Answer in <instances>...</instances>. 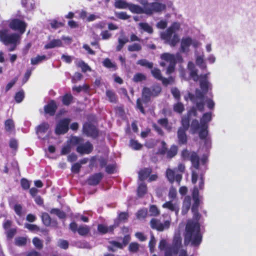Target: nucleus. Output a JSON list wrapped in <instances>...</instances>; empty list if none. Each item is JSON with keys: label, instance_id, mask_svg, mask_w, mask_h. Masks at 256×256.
Here are the masks:
<instances>
[{"label": "nucleus", "instance_id": "obj_1", "mask_svg": "<svg viewBox=\"0 0 256 256\" xmlns=\"http://www.w3.org/2000/svg\"><path fill=\"white\" fill-rule=\"evenodd\" d=\"M202 235L200 232V224L193 220L188 221L184 234V244H190L192 246H198L201 244Z\"/></svg>", "mask_w": 256, "mask_h": 256}, {"label": "nucleus", "instance_id": "obj_2", "mask_svg": "<svg viewBox=\"0 0 256 256\" xmlns=\"http://www.w3.org/2000/svg\"><path fill=\"white\" fill-rule=\"evenodd\" d=\"M144 6L142 8L138 4H130L128 10L133 14H145L151 16L154 12H161L166 10V6L164 4L158 2H152L148 4L147 1L142 3Z\"/></svg>", "mask_w": 256, "mask_h": 256}, {"label": "nucleus", "instance_id": "obj_3", "mask_svg": "<svg viewBox=\"0 0 256 256\" xmlns=\"http://www.w3.org/2000/svg\"><path fill=\"white\" fill-rule=\"evenodd\" d=\"M20 38V36L16 33L10 34V30L8 28L0 30V41L6 46L16 45Z\"/></svg>", "mask_w": 256, "mask_h": 256}, {"label": "nucleus", "instance_id": "obj_4", "mask_svg": "<svg viewBox=\"0 0 256 256\" xmlns=\"http://www.w3.org/2000/svg\"><path fill=\"white\" fill-rule=\"evenodd\" d=\"M182 240L180 236H174L172 243L167 246L165 251L164 256H172L173 254H177L182 246Z\"/></svg>", "mask_w": 256, "mask_h": 256}, {"label": "nucleus", "instance_id": "obj_5", "mask_svg": "<svg viewBox=\"0 0 256 256\" xmlns=\"http://www.w3.org/2000/svg\"><path fill=\"white\" fill-rule=\"evenodd\" d=\"M82 132L87 136L96 139L98 136V128L90 122H86L82 126Z\"/></svg>", "mask_w": 256, "mask_h": 256}, {"label": "nucleus", "instance_id": "obj_6", "mask_svg": "<svg viewBox=\"0 0 256 256\" xmlns=\"http://www.w3.org/2000/svg\"><path fill=\"white\" fill-rule=\"evenodd\" d=\"M8 26L12 30L18 31L22 34L26 32L27 24L24 20L14 18L9 22Z\"/></svg>", "mask_w": 256, "mask_h": 256}, {"label": "nucleus", "instance_id": "obj_7", "mask_svg": "<svg viewBox=\"0 0 256 256\" xmlns=\"http://www.w3.org/2000/svg\"><path fill=\"white\" fill-rule=\"evenodd\" d=\"M150 224L152 229L156 230L158 232H162L165 229H168L170 226L169 220H166L164 223H162L160 220L155 218L151 219Z\"/></svg>", "mask_w": 256, "mask_h": 256}, {"label": "nucleus", "instance_id": "obj_8", "mask_svg": "<svg viewBox=\"0 0 256 256\" xmlns=\"http://www.w3.org/2000/svg\"><path fill=\"white\" fill-rule=\"evenodd\" d=\"M161 58L170 62V64L166 69V74H170L172 73L174 71L176 65V60L174 56L168 53H164L161 55Z\"/></svg>", "mask_w": 256, "mask_h": 256}, {"label": "nucleus", "instance_id": "obj_9", "mask_svg": "<svg viewBox=\"0 0 256 256\" xmlns=\"http://www.w3.org/2000/svg\"><path fill=\"white\" fill-rule=\"evenodd\" d=\"M70 122V119L68 118H64L61 120L56 127L55 133L58 135L66 133L68 130Z\"/></svg>", "mask_w": 256, "mask_h": 256}, {"label": "nucleus", "instance_id": "obj_10", "mask_svg": "<svg viewBox=\"0 0 256 256\" xmlns=\"http://www.w3.org/2000/svg\"><path fill=\"white\" fill-rule=\"evenodd\" d=\"M180 26V24L178 22H173L166 30V32L161 34L162 38L165 40H170L173 34L179 30Z\"/></svg>", "mask_w": 256, "mask_h": 256}, {"label": "nucleus", "instance_id": "obj_11", "mask_svg": "<svg viewBox=\"0 0 256 256\" xmlns=\"http://www.w3.org/2000/svg\"><path fill=\"white\" fill-rule=\"evenodd\" d=\"M94 146L89 141H86L77 146L76 151L80 154H88L92 152Z\"/></svg>", "mask_w": 256, "mask_h": 256}, {"label": "nucleus", "instance_id": "obj_12", "mask_svg": "<svg viewBox=\"0 0 256 256\" xmlns=\"http://www.w3.org/2000/svg\"><path fill=\"white\" fill-rule=\"evenodd\" d=\"M58 109V105L54 100H50L44 107V110L46 114H48L50 116L55 115Z\"/></svg>", "mask_w": 256, "mask_h": 256}, {"label": "nucleus", "instance_id": "obj_13", "mask_svg": "<svg viewBox=\"0 0 256 256\" xmlns=\"http://www.w3.org/2000/svg\"><path fill=\"white\" fill-rule=\"evenodd\" d=\"M166 176L170 183H173L175 180L180 184L182 179V174H176L175 172L170 168H168L166 170Z\"/></svg>", "mask_w": 256, "mask_h": 256}, {"label": "nucleus", "instance_id": "obj_14", "mask_svg": "<svg viewBox=\"0 0 256 256\" xmlns=\"http://www.w3.org/2000/svg\"><path fill=\"white\" fill-rule=\"evenodd\" d=\"M118 226V223L114 222V224L107 226L102 224H99L98 226V231L101 234H104L108 232L114 234V228Z\"/></svg>", "mask_w": 256, "mask_h": 256}, {"label": "nucleus", "instance_id": "obj_15", "mask_svg": "<svg viewBox=\"0 0 256 256\" xmlns=\"http://www.w3.org/2000/svg\"><path fill=\"white\" fill-rule=\"evenodd\" d=\"M192 195L194 200L192 206V211H197L200 204V200L199 198V192L196 186L194 187Z\"/></svg>", "mask_w": 256, "mask_h": 256}, {"label": "nucleus", "instance_id": "obj_16", "mask_svg": "<svg viewBox=\"0 0 256 256\" xmlns=\"http://www.w3.org/2000/svg\"><path fill=\"white\" fill-rule=\"evenodd\" d=\"M103 177L104 175L102 173H95L89 176L87 180V182L90 186H97L101 182Z\"/></svg>", "mask_w": 256, "mask_h": 256}, {"label": "nucleus", "instance_id": "obj_17", "mask_svg": "<svg viewBox=\"0 0 256 256\" xmlns=\"http://www.w3.org/2000/svg\"><path fill=\"white\" fill-rule=\"evenodd\" d=\"M186 130L178 129L177 131L178 142L180 146L186 144L188 143V136Z\"/></svg>", "mask_w": 256, "mask_h": 256}, {"label": "nucleus", "instance_id": "obj_18", "mask_svg": "<svg viewBox=\"0 0 256 256\" xmlns=\"http://www.w3.org/2000/svg\"><path fill=\"white\" fill-rule=\"evenodd\" d=\"M192 44V38L190 37L183 38L181 41L180 48L184 52L189 51V47Z\"/></svg>", "mask_w": 256, "mask_h": 256}, {"label": "nucleus", "instance_id": "obj_19", "mask_svg": "<svg viewBox=\"0 0 256 256\" xmlns=\"http://www.w3.org/2000/svg\"><path fill=\"white\" fill-rule=\"evenodd\" d=\"M151 97H152L151 89L150 88L144 87L142 90V102L145 104L148 102L150 100Z\"/></svg>", "mask_w": 256, "mask_h": 256}, {"label": "nucleus", "instance_id": "obj_20", "mask_svg": "<svg viewBox=\"0 0 256 256\" xmlns=\"http://www.w3.org/2000/svg\"><path fill=\"white\" fill-rule=\"evenodd\" d=\"M212 119V114L210 112L204 114L200 118V126L204 127L208 126V122L211 121Z\"/></svg>", "mask_w": 256, "mask_h": 256}, {"label": "nucleus", "instance_id": "obj_21", "mask_svg": "<svg viewBox=\"0 0 256 256\" xmlns=\"http://www.w3.org/2000/svg\"><path fill=\"white\" fill-rule=\"evenodd\" d=\"M200 160L197 153L194 151L192 152L191 156L188 160L191 162L192 166L196 170L200 168Z\"/></svg>", "mask_w": 256, "mask_h": 256}, {"label": "nucleus", "instance_id": "obj_22", "mask_svg": "<svg viewBox=\"0 0 256 256\" xmlns=\"http://www.w3.org/2000/svg\"><path fill=\"white\" fill-rule=\"evenodd\" d=\"M74 98L71 93L65 94L62 97V102L64 106H68L74 102Z\"/></svg>", "mask_w": 256, "mask_h": 256}, {"label": "nucleus", "instance_id": "obj_23", "mask_svg": "<svg viewBox=\"0 0 256 256\" xmlns=\"http://www.w3.org/2000/svg\"><path fill=\"white\" fill-rule=\"evenodd\" d=\"M120 36L121 38H118V44L116 47L117 52L120 51L124 44L129 42L128 38L124 34V32H122Z\"/></svg>", "mask_w": 256, "mask_h": 256}, {"label": "nucleus", "instance_id": "obj_24", "mask_svg": "<svg viewBox=\"0 0 256 256\" xmlns=\"http://www.w3.org/2000/svg\"><path fill=\"white\" fill-rule=\"evenodd\" d=\"M152 172V169L150 168H146L140 170L138 172V178L140 180L144 181L148 177Z\"/></svg>", "mask_w": 256, "mask_h": 256}, {"label": "nucleus", "instance_id": "obj_25", "mask_svg": "<svg viewBox=\"0 0 256 256\" xmlns=\"http://www.w3.org/2000/svg\"><path fill=\"white\" fill-rule=\"evenodd\" d=\"M62 44V43L60 40L54 39L44 46V48L49 49L55 47H60Z\"/></svg>", "mask_w": 256, "mask_h": 256}, {"label": "nucleus", "instance_id": "obj_26", "mask_svg": "<svg viewBox=\"0 0 256 256\" xmlns=\"http://www.w3.org/2000/svg\"><path fill=\"white\" fill-rule=\"evenodd\" d=\"M182 126L178 128V129H182V130H188L190 126V118L188 116H184L182 118L181 120Z\"/></svg>", "mask_w": 256, "mask_h": 256}, {"label": "nucleus", "instance_id": "obj_27", "mask_svg": "<svg viewBox=\"0 0 256 256\" xmlns=\"http://www.w3.org/2000/svg\"><path fill=\"white\" fill-rule=\"evenodd\" d=\"M22 4L28 11H30L35 8L34 0H22Z\"/></svg>", "mask_w": 256, "mask_h": 256}, {"label": "nucleus", "instance_id": "obj_28", "mask_svg": "<svg viewBox=\"0 0 256 256\" xmlns=\"http://www.w3.org/2000/svg\"><path fill=\"white\" fill-rule=\"evenodd\" d=\"M106 94L110 102L114 104H116L118 102V98L117 96L113 90H106Z\"/></svg>", "mask_w": 256, "mask_h": 256}, {"label": "nucleus", "instance_id": "obj_29", "mask_svg": "<svg viewBox=\"0 0 256 256\" xmlns=\"http://www.w3.org/2000/svg\"><path fill=\"white\" fill-rule=\"evenodd\" d=\"M178 148L176 145H172L169 150L168 149L166 152V158L171 159L176 156L178 154Z\"/></svg>", "mask_w": 256, "mask_h": 256}, {"label": "nucleus", "instance_id": "obj_30", "mask_svg": "<svg viewBox=\"0 0 256 256\" xmlns=\"http://www.w3.org/2000/svg\"><path fill=\"white\" fill-rule=\"evenodd\" d=\"M162 208H167L170 211L175 212L176 213L178 212V208L171 201H168L164 203L162 206Z\"/></svg>", "mask_w": 256, "mask_h": 256}, {"label": "nucleus", "instance_id": "obj_31", "mask_svg": "<svg viewBox=\"0 0 256 256\" xmlns=\"http://www.w3.org/2000/svg\"><path fill=\"white\" fill-rule=\"evenodd\" d=\"M147 192V186L146 185L142 183L139 184L138 189H137V194L138 196L140 198H142L144 196L146 193Z\"/></svg>", "mask_w": 256, "mask_h": 256}, {"label": "nucleus", "instance_id": "obj_32", "mask_svg": "<svg viewBox=\"0 0 256 256\" xmlns=\"http://www.w3.org/2000/svg\"><path fill=\"white\" fill-rule=\"evenodd\" d=\"M49 128V124L48 122H44L38 125L36 128L37 134H44L45 133Z\"/></svg>", "mask_w": 256, "mask_h": 256}, {"label": "nucleus", "instance_id": "obj_33", "mask_svg": "<svg viewBox=\"0 0 256 256\" xmlns=\"http://www.w3.org/2000/svg\"><path fill=\"white\" fill-rule=\"evenodd\" d=\"M70 142L72 146H78L84 142V139L82 137L72 136L70 138Z\"/></svg>", "mask_w": 256, "mask_h": 256}, {"label": "nucleus", "instance_id": "obj_34", "mask_svg": "<svg viewBox=\"0 0 256 256\" xmlns=\"http://www.w3.org/2000/svg\"><path fill=\"white\" fill-rule=\"evenodd\" d=\"M78 234L82 236L87 235L90 232V228L88 226H80L78 229Z\"/></svg>", "mask_w": 256, "mask_h": 256}, {"label": "nucleus", "instance_id": "obj_35", "mask_svg": "<svg viewBox=\"0 0 256 256\" xmlns=\"http://www.w3.org/2000/svg\"><path fill=\"white\" fill-rule=\"evenodd\" d=\"M5 130L8 132H11L14 129V122L12 119H8L4 122Z\"/></svg>", "mask_w": 256, "mask_h": 256}, {"label": "nucleus", "instance_id": "obj_36", "mask_svg": "<svg viewBox=\"0 0 256 256\" xmlns=\"http://www.w3.org/2000/svg\"><path fill=\"white\" fill-rule=\"evenodd\" d=\"M142 49L141 44L138 43H133L128 46V50L130 52H140Z\"/></svg>", "mask_w": 256, "mask_h": 256}, {"label": "nucleus", "instance_id": "obj_37", "mask_svg": "<svg viewBox=\"0 0 256 256\" xmlns=\"http://www.w3.org/2000/svg\"><path fill=\"white\" fill-rule=\"evenodd\" d=\"M102 64L104 66L108 68H112L116 70L117 69L116 64L111 62L110 58H106L102 62Z\"/></svg>", "mask_w": 256, "mask_h": 256}, {"label": "nucleus", "instance_id": "obj_38", "mask_svg": "<svg viewBox=\"0 0 256 256\" xmlns=\"http://www.w3.org/2000/svg\"><path fill=\"white\" fill-rule=\"evenodd\" d=\"M137 64L142 66H145L149 69H152L154 64L152 62L148 61L146 59H141L138 61Z\"/></svg>", "mask_w": 256, "mask_h": 256}, {"label": "nucleus", "instance_id": "obj_39", "mask_svg": "<svg viewBox=\"0 0 256 256\" xmlns=\"http://www.w3.org/2000/svg\"><path fill=\"white\" fill-rule=\"evenodd\" d=\"M208 126H200V130L198 133L199 138L201 140H204L207 137L208 131Z\"/></svg>", "mask_w": 256, "mask_h": 256}, {"label": "nucleus", "instance_id": "obj_40", "mask_svg": "<svg viewBox=\"0 0 256 256\" xmlns=\"http://www.w3.org/2000/svg\"><path fill=\"white\" fill-rule=\"evenodd\" d=\"M168 148L166 142L162 140L161 142V148H159L156 152L157 154L164 156L166 154Z\"/></svg>", "mask_w": 256, "mask_h": 256}, {"label": "nucleus", "instance_id": "obj_41", "mask_svg": "<svg viewBox=\"0 0 256 256\" xmlns=\"http://www.w3.org/2000/svg\"><path fill=\"white\" fill-rule=\"evenodd\" d=\"M151 74L153 77L157 80H160L162 78V76L161 71L157 68H152L151 70Z\"/></svg>", "mask_w": 256, "mask_h": 256}, {"label": "nucleus", "instance_id": "obj_42", "mask_svg": "<svg viewBox=\"0 0 256 256\" xmlns=\"http://www.w3.org/2000/svg\"><path fill=\"white\" fill-rule=\"evenodd\" d=\"M150 88L152 97L158 96L162 92V88L158 84L154 85Z\"/></svg>", "mask_w": 256, "mask_h": 256}, {"label": "nucleus", "instance_id": "obj_43", "mask_svg": "<svg viewBox=\"0 0 256 256\" xmlns=\"http://www.w3.org/2000/svg\"><path fill=\"white\" fill-rule=\"evenodd\" d=\"M129 3L126 1L120 0L116 1L114 6L116 8L120 9H124L128 8Z\"/></svg>", "mask_w": 256, "mask_h": 256}, {"label": "nucleus", "instance_id": "obj_44", "mask_svg": "<svg viewBox=\"0 0 256 256\" xmlns=\"http://www.w3.org/2000/svg\"><path fill=\"white\" fill-rule=\"evenodd\" d=\"M200 128V124L196 119L193 120L191 124V130L192 134H195Z\"/></svg>", "mask_w": 256, "mask_h": 256}, {"label": "nucleus", "instance_id": "obj_45", "mask_svg": "<svg viewBox=\"0 0 256 256\" xmlns=\"http://www.w3.org/2000/svg\"><path fill=\"white\" fill-rule=\"evenodd\" d=\"M173 110L177 113L182 114L184 110V107L182 102H178L174 105Z\"/></svg>", "mask_w": 256, "mask_h": 256}, {"label": "nucleus", "instance_id": "obj_46", "mask_svg": "<svg viewBox=\"0 0 256 256\" xmlns=\"http://www.w3.org/2000/svg\"><path fill=\"white\" fill-rule=\"evenodd\" d=\"M47 60V58L45 55H38L36 57L31 58V64L32 65H35L42 62V60Z\"/></svg>", "mask_w": 256, "mask_h": 256}, {"label": "nucleus", "instance_id": "obj_47", "mask_svg": "<svg viewBox=\"0 0 256 256\" xmlns=\"http://www.w3.org/2000/svg\"><path fill=\"white\" fill-rule=\"evenodd\" d=\"M42 220L46 226H50L51 224V218L46 212H44L42 215Z\"/></svg>", "mask_w": 256, "mask_h": 256}, {"label": "nucleus", "instance_id": "obj_48", "mask_svg": "<svg viewBox=\"0 0 256 256\" xmlns=\"http://www.w3.org/2000/svg\"><path fill=\"white\" fill-rule=\"evenodd\" d=\"M130 146L133 150H140L142 147V144L139 143L138 140L133 139H131L130 140Z\"/></svg>", "mask_w": 256, "mask_h": 256}, {"label": "nucleus", "instance_id": "obj_49", "mask_svg": "<svg viewBox=\"0 0 256 256\" xmlns=\"http://www.w3.org/2000/svg\"><path fill=\"white\" fill-rule=\"evenodd\" d=\"M27 238L25 237H18L14 239V243L18 246H24L26 244Z\"/></svg>", "mask_w": 256, "mask_h": 256}, {"label": "nucleus", "instance_id": "obj_50", "mask_svg": "<svg viewBox=\"0 0 256 256\" xmlns=\"http://www.w3.org/2000/svg\"><path fill=\"white\" fill-rule=\"evenodd\" d=\"M24 97V93L23 90H19L14 96V100L17 103L21 102Z\"/></svg>", "mask_w": 256, "mask_h": 256}, {"label": "nucleus", "instance_id": "obj_51", "mask_svg": "<svg viewBox=\"0 0 256 256\" xmlns=\"http://www.w3.org/2000/svg\"><path fill=\"white\" fill-rule=\"evenodd\" d=\"M160 80L164 86H166L168 84L174 83V78L172 76H169L168 78L162 76Z\"/></svg>", "mask_w": 256, "mask_h": 256}, {"label": "nucleus", "instance_id": "obj_52", "mask_svg": "<svg viewBox=\"0 0 256 256\" xmlns=\"http://www.w3.org/2000/svg\"><path fill=\"white\" fill-rule=\"evenodd\" d=\"M200 85L202 90L204 91L205 94H207L209 87V82L208 80H200Z\"/></svg>", "mask_w": 256, "mask_h": 256}, {"label": "nucleus", "instance_id": "obj_53", "mask_svg": "<svg viewBox=\"0 0 256 256\" xmlns=\"http://www.w3.org/2000/svg\"><path fill=\"white\" fill-rule=\"evenodd\" d=\"M32 243L35 247L38 250H42L43 248L42 241L37 237H35L33 238Z\"/></svg>", "mask_w": 256, "mask_h": 256}, {"label": "nucleus", "instance_id": "obj_54", "mask_svg": "<svg viewBox=\"0 0 256 256\" xmlns=\"http://www.w3.org/2000/svg\"><path fill=\"white\" fill-rule=\"evenodd\" d=\"M16 233V228H12L8 230L6 232V238L8 240L12 239Z\"/></svg>", "mask_w": 256, "mask_h": 256}, {"label": "nucleus", "instance_id": "obj_55", "mask_svg": "<svg viewBox=\"0 0 256 256\" xmlns=\"http://www.w3.org/2000/svg\"><path fill=\"white\" fill-rule=\"evenodd\" d=\"M149 210L152 216H156L160 214L159 210L156 205H151Z\"/></svg>", "mask_w": 256, "mask_h": 256}, {"label": "nucleus", "instance_id": "obj_56", "mask_svg": "<svg viewBox=\"0 0 256 256\" xmlns=\"http://www.w3.org/2000/svg\"><path fill=\"white\" fill-rule=\"evenodd\" d=\"M146 80V76L142 73H137L133 77V80L134 82H139Z\"/></svg>", "mask_w": 256, "mask_h": 256}, {"label": "nucleus", "instance_id": "obj_57", "mask_svg": "<svg viewBox=\"0 0 256 256\" xmlns=\"http://www.w3.org/2000/svg\"><path fill=\"white\" fill-rule=\"evenodd\" d=\"M139 249V244L137 242H131L128 246V250L130 252H136Z\"/></svg>", "mask_w": 256, "mask_h": 256}, {"label": "nucleus", "instance_id": "obj_58", "mask_svg": "<svg viewBox=\"0 0 256 256\" xmlns=\"http://www.w3.org/2000/svg\"><path fill=\"white\" fill-rule=\"evenodd\" d=\"M192 154L187 149L183 150L181 153L182 158L184 160H188Z\"/></svg>", "mask_w": 256, "mask_h": 256}, {"label": "nucleus", "instance_id": "obj_59", "mask_svg": "<svg viewBox=\"0 0 256 256\" xmlns=\"http://www.w3.org/2000/svg\"><path fill=\"white\" fill-rule=\"evenodd\" d=\"M21 186L24 190H28L30 189V182L25 178H22L20 180Z\"/></svg>", "mask_w": 256, "mask_h": 256}, {"label": "nucleus", "instance_id": "obj_60", "mask_svg": "<svg viewBox=\"0 0 256 256\" xmlns=\"http://www.w3.org/2000/svg\"><path fill=\"white\" fill-rule=\"evenodd\" d=\"M142 28L148 34H152L153 32V29L148 23H140Z\"/></svg>", "mask_w": 256, "mask_h": 256}, {"label": "nucleus", "instance_id": "obj_61", "mask_svg": "<svg viewBox=\"0 0 256 256\" xmlns=\"http://www.w3.org/2000/svg\"><path fill=\"white\" fill-rule=\"evenodd\" d=\"M147 216V210L146 209H142L136 212V218L138 219H144Z\"/></svg>", "mask_w": 256, "mask_h": 256}, {"label": "nucleus", "instance_id": "obj_62", "mask_svg": "<svg viewBox=\"0 0 256 256\" xmlns=\"http://www.w3.org/2000/svg\"><path fill=\"white\" fill-rule=\"evenodd\" d=\"M14 210L18 216L20 217L22 216V207L20 204H16L14 206Z\"/></svg>", "mask_w": 256, "mask_h": 256}, {"label": "nucleus", "instance_id": "obj_63", "mask_svg": "<svg viewBox=\"0 0 256 256\" xmlns=\"http://www.w3.org/2000/svg\"><path fill=\"white\" fill-rule=\"evenodd\" d=\"M156 241L154 235H152L148 243L150 252H152L154 251V248L156 246Z\"/></svg>", "mask_w": 256, "mask_h": 256}, {"label": "nucleus", "instance_id": "obj_64", "mask_svg": "<svg viewBox=\"0 0 256 256\" xmlns=\"http://www.w3.org/2000/svg\"><path fill=\"white\" fill-rule=\"evenodd\" d=\"M102 36V39L103 40H107L111 38L112 34L108 30H104L102 31L100 34Z\"/></svg>", "mask_w": 256, "mask_h": 256}]
</instances>
